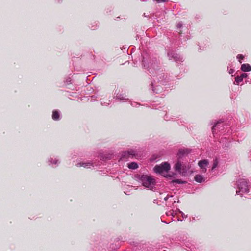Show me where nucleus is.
Instances as JSON below:
<instances>
[{"label":"nucleus","mask_w":251,"mask_h":251,"mask_svg":"<svg viewBox=\"0 0 251 251\" xmlns=\"http://www.w3.org/2000/svg\"><path fill=\"white\" fill-rule=\"evenodd\" d=\"M237 57V58L240 59H243L244 58V56L241 54L238 55Z\"/></svg>","instance_id":"f3484780"},{"label":"nucleus","mask_w":251,"mask_h":251,"mask_svg":"<svg viewBox=\"0 0 251 251\" xmlns=\"http://www.w3.org/2000/svg\"><path fill=\"white\" fill-rule=\"evenodd\" d=\"M242 182L244 183V185H245V187L243 188L242 187H240L239 185V189H240L242 191H247V185H246V182L245 181H243Z\"/></svg>","instance_id":"ddd939ff"},{"label":"nucleus","mask_w":251,"mask_h":251,"mask_svg":"<svg viewBox=\"0 0 251 251\" xmlns=\"http://www.w3.org/2000/svg\"><path fill=\"white\" fill-rule=\"evenodd\" d=\"M88 165L90 166V163L87 164L84 163H80L78 164L77 166H78V167L83 166L84 167H86V166H88Z\"/></svg>","instance_id":"dca6fc26"},{"label":"nucleus","mask_w":251,"mask_h":251,"mask_svg":"<svg viewBox=\"0 0 251 251\" xmlns=\"http://www.w3.org/2000/svg\"><path fill=\"white\" fill-rule=\"evenodd\" d=\"M182 25L181 24H178L177 25V27L180 28L182 26Z\"/></svg>","instance_id":"a211bd4d"},{"label":"nucleus","mask_w":251,"mask_h":251,"mask_svg":"<svg viewBox=\"0 0 251 251\" xmlns=\"http://www.w3.org/2000/svg\"><path fill=\"white\" fill-rule=\"evenodd\" d=\"M190 152L188 149H180L177 154V156L178 158H181L183 156L187 155Z\"/></svg>","instance_id":"39448f33"},{"label":"nucleus","mask_w":251,"mask_h":251,"mask_svg":"<svg viewBox=\"0 0 251 251\" xmlns=\"http://www.w3.org/2000/svg\"><path fill=\"white\" fill-rule=\"evenodd\" d=\"M171 168L170 165L167 162H163L160 165H156L153 170L155 173L163 174L167 173Z\"/></svg>","instance_id":"f03ea898"},{"label":"nucleus","mask_w":251,"mask_h":251,"mask_svg":"<svg viewBox=\"0 0 251 251\" xmlns=\"http://www.w3.org/2000/svg\"><path fill=\"white\" fill-rule=\"evenodd\" d=\"M141 180L144 186L150 188V189L152 187L155 182V180L153 178L146 175H143L141 177Z\"/></svg>","instance_id":"7ed1b4c3"},{"label":"nucleus","mask_w":251,"mask_h":251,"mask_svg":"<svg viewBox=\"0 0 251 251\" xmlns=\"http://www.w3.org/2000/svg\"><path fill=\"white\" fill-rule=\"evenodd\" d=\"M52 119L54 120H58L59 119V114L58 111L55 110L52 112Z\"/></svg>","instance_id":"9d476101"},{"label":"nucleus","mask_w":251,"mask_h":251,"mask_svg":"<svg viewBox=\"0 0 251 251\" xmlns=\"http://www.w3.org/2000/svg\"><path fill=\"white\" fill-rule=\"evenodd\" d=\"M241 69L244 72H248L251 70V66L249 64H243L241 65Z\"/></svg>","instance_id":"0eeeda50"},{"label":"nucleus","mask_w":251,"mask_h":251,"mask_svg":"<svg viewBox=\"0 0 251 251\" xmlns=\"http://www.w3.org/2000/svg\"><path fill=\"white\" fill-rule=\"evenodd\" d=\"M128 167L130 169H135L138 167V164L135 162H132L128 164Z\"/></svg>","instance_id":"9b49d317"},{"label":"nucleus","mask_w":251,"mask_h":251,"mask_svg":"<svg viewBox=\"0 0 251 251\" xmlns=\"http://www.w3.org/2000/svg\"><path fill=\"white\" fill-rule=\"evenodd\" d=\"M157 3H165L168 1V0H153Z\"/></svg>","instance_id":"2eb2a0df"},{"label":"nucleus","mask_w":251,"mask_h":251,"mask_svg":"<svg viewBox=\"0 0 251 251\" xmlns=\"http://www.w3.org/2000/svg\"><path fill=\"white\" fill-rule=\"evenodd\" d=\"M208 164V161L206 159L201 160L198 162V165L202 170V171L203 172H206L207 170L205 167L207 166Z\"/></svg>","instance_id":"423d86ee"},{"label":"nucleus","mask_w":251,"mask_h":251,"mask_svg":"<svg viewBox=\"0 0 251 251\" xmlns=\"http://www.w3.org/2000/svg\"><path fill=\"white\" fill-rule=\"evenodd\" d=\"M174 183H177L178 184H183V183H185V182L181 180V179H174Z\"/></svg>","instance_id":"4468645a"},{"label":"nucleus","mask_w":251,"mask_h":251,"mask_svg":"<svg viewBox=\"0 0 251 251\" xmlns=\"http://www.w3.org/2000/svg\"><path fill=\"white\" fill-rule=\"evenodd\" d=\"M218 164V161L217 159H215L214 160L213 166H212V170H214L217 166Z\"/></svg>","instance_id":"f8f14e48"},{"label":"nucleus","mask_w":251,"mask_h":251,"mask_svg":"<svg viewBox=\"0 0 251 251\" xmlns=\"http://www.w3.org/2000/svg\"><path fill=\"white\" fill-rule=\"evenodd\" d=\"M195 180L197 182H202L204 181V178L203 176L201 175H197L195 176L194 177Z\"/></svg>","instance_id":"1a4fd4ad"},{"label":"nucleus","mask_w":251,"mask_h":251,"mask_svg":"<svg viewBox=\"0 0 251 251\" xmlns=\"http://www.w3.org/2000/svg\"><path fill=\"white\" fill-rule=\"evenodd\" d=\"M247 77V74L246 73H243L240 76H237L235 78V81L237 83L243 81V78Z\"/></svg>","instance_id":"6e6552de"},{"label":"nucleus","mask_w":251,"mask_h":251,"mask_svg":"<svg viewBox=\"0 0 251 251\" xmlns=\"http://www.w3.org/2000/svg\"><path fill=\"white\" fill-rule=\"evenodd\" d=\"M135 155V152L133 150H130L127 151L123 152L121 155L122 158H128L129 157H133Z\"/></svg>","instance_id":"20e7f679"},{"label":"nucleus","mask_w":251,"mask_h":251,"mask_svg":"<svg viewBox=\"0 0 251 251\" xmlns=\"http://www.w3.org/2000/svg\"><path fill=\"white\" fill-rule=\"evenodd\" d=\"M216 126V124L215 125H214V126L212 127V131H213V132H214V128H215V127Z\"/></svg>","instance_id":"6ab92c4d"},{"label":"nucleus","mask_w":251,"mask_h":251,"mask_svg":"<svg viewBox=\"0 0 251 251\" xmlns=\"http://www.w3.org/2000/svg\"><path fill=\"white\" fill-rule=\"evenodd\" d=\"M175 170L179 174L182 176H185L186 175L187 171L189 169V166H187L183 162L180 161H177L175 165Z\"/></svg>","instance_id":"f257e3e1"},{"label":"nucleus","mask_w":251,"mask_h":251,"mask_svg":"<svg viewBox=\"0 0 251 251\" xmlns=\"http://www.w3.org/2000/svg\"><path fill=\"white\" fill-rule=\"evenodd\" d=\"M179 34H181V31H179Z\"/></svg>","instance_id":"aec40b11"}]
</instances>
